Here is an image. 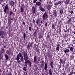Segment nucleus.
Returning a JSON list of instances; mask_svg holds the SVG:
<instances>
[{
  "label": "nucleus",
  "mask_w": 75,
  "mask_h": 75,
  "mask_svg": "<svg viewBox=\"0 0 75 75\" xmlns=\"http://www.w3.org/2000/svg\"><path fill=\"white\" fill-rule=\"evenodd\" d=\"M36 4L38 6H40L39 8L41 11H45V9H44V8H42V6L41 5V3L39 1H37L36 3Z\"/></svg>",
  "instance_id": "1"
},
{
  "label": "nucleus",
  "mask_w": 75,
  "mask_h": 75,
  "mask_svg": "<svg viewBox=\"0 0 75 75\" xmlns=\"http://www.w3.org/2000/svg\"><path fill=\"white\" fill-rule=\"evenodd\" d=\"M23 53L24 54L23 58L24 61H25V62L29 60L28 59V57L27 56V52H26L25 51H24Z\"/></svg>",
  "instance_id": "2"
},
{
  "label": "nucleus",
  "mask_w": 75,
  "mask_h": 75,
  "mask_svg": "<svg viewBox=\"0 0 75 75\" xmlns=\"http://www.w3.org/2000/svg\"><path fill=\"white\" fill-rule=\"evenodd\" d=\"M24 66L25 67H27L28 65L27 64H29V66L30 67H31L32 65H31V62L30 60H28L27 61L25 62L24 63Z\"/></svg>",
  "instance_id": "3"
},
{
  "label": "nucleus",
  "mask_w": 75,
  "mask_h": 75,
  "mask_svg": "<svg viewBox=\"0 0 75 75\" xmlns=\"http://www.w3.org/2000/svg\"><path fill=\"white\" fill-rule=\"evenodd\" d=\"M48 14L46 13H44L43 16H42L43 20H46V19L48 18Z\"/></svg>",
  "instance_id": "4"
},
{
  "label": "nucleus",
  "mask_w": 75,
  "mask_h": 75,
  "mask_svg": "<svg viewBox=\"0 0 75 75\" xmlns=\"http://www.w3.org/2000/svg\"><path fill=\"white\" fill-rule=\"evenodd\" d=\"M21 55H22V54H21V53H19L16 56V57L15 60H16V61H18V60H20V57H21Z\"/></svg>",
  "instance_id": "5"
},
{
  "label": "nucleus",
  "mask_w": 75,
  "mask_h": 75,
  "mask_svg": "<svg viewBox=\"0 0 75 75\" xmlns=\"http://www.w3.org/2000/svg\"><path fill=\"white\" fill-rule=\"evenodd\" d=\"M48 68V65L47 64V62L45 63V67L44 69H45V71H47Z\"/></svg>",
  "instance_id": "6"
},
{
  "label": "nucleus",
  "mask_w": 75,
  "mask_h": 75,
  "mask_svg": "<svg viewBox=\"0 0 75 75\" xmlns=\"http://www.w3.org/2000/svg\"><path fill=\"white\" fill-rule=\"evenodd\" d=\"M32 9L33 10V13L35 14V7H34V6H33Z\"/></svg>",
  "instance_id": "7"
},
{
  "label": "nucleus",
  "mask_w": 75,
  "mask_h": 75,
  "mask_svg": "<svg viewBox=\"0 0 75 75\" xmlns=\"http://www.w3.org/2000/svg\"><path fill=\"white\" fill-rule=\"evenodd\" d=\"M32 9L33 10V13L35 14V7H34V6H33Z\"/></svg>",
  "instance_id": "8"
},
{
  "label": "nucleus",
  "mask_w": 75,
  "mask_h": 75,
  "mask_svg": "<svg viewBox=\"0 0 75 75\" xmlns=\"http://www.w3.org/2000/svg\"><path fill=\"white\" fill-rule=\"evenodd\" d=\"M41 66H40V68H42L44 67V65H45V62L44 61H42V64H41Z\"/></svg>",
  "instance_id": "9"
},
{
  "label": "nucleus",
  "mask_w": 75,
  "mask_h": 75,
  "mask_svg": "<svg viewBox=\"0 0 75 75\" xmlns=\"http://www.w3.org/2000/svg\"><path fill=\"white\" fill-rule=\"evenodd\" d=\"M9 4L10 6H12L14 5V2L13 1H11V2L9 3Z\"/></svg>",
  "instance_id": "10"
},
{
  "label": "nucleus",
  "mask_w": 75,
  "mask_h": 75,
  "mask_svg": "<svg viewBox=\"0 0 75 75\" xmlns=\"http://www.w3.org/2000/svg\"><path fill=\"white\" fill-rule=\"evenodd\" d=\"M69 16L70 17V18L69 19V20L67 21V23L69 24L70 23H71V16L70 15H69Z\"/></svg>",
  "instance_id": "11"
},
{
  "label": "nucleus",
  "mask_w": 75,
  "mask_h": 75,
  "mask_svg": "<svg viewBox=\"0 0 75 75\" xmlns=\"http://www.w3.org/2000/svg\"><path fill=\"white\" fill-rule=\"evenodd\" d=\"M20 61H21V62H24V58L22 54V55H21V57Z\"/></svg>",
  "instance_id": "12"
},
{
  "label": "nucleus",
  "mask_w": 75,
  "mask_h": 75,
  "mask_svg": "<svg viewBox=\"0 0 75 75\" xmlns=\"http://www.w3.org/2000/svg\"><path fill=\"white\" fill-rule=\"evenodd\" d=\"M31 44H30V42H29V43L28 44V45L27 46V48L28 49H29L30 47H31Z\"/></svg>",
  "instance_id": "13"
},
{
  "label": "nucleus",
  "mask_w": 75,
  "mask_h": 75,
  "mask_svg": "<svg viewBox=\"0 0 75 75\" xmlns=\"http://www.w3.org/2000/svg\"><path fill=\"white\" fill-rule=\"evenodd\" d=\"M0 52L1 54H3V53L5 52V51L4 50V49H1V51L0 50Z\"/></svg>",
  "instance_id": "14"
},
{
  "label": "nucleus",
  "mask_w": 75,
  "mask_h": 75,
  "mask_svg": "<svg viewBox=\"0 0 75 75\" xmlns=\"http://www.w3.org/2000/svg\"><path fill=\"white\" fill-rule=\"evenodd\" d=\"M64 52L65 53V54L68 53L69 52V50L68 49H67L64 51Z\"/></svg>",
  "instance_id": "15"
},
{
  "label": "nucleus",
  "mask_w": 75,
  "mask_h": 75,
  "mask_svg": "<svg viewBox=\"0 0 75 75\" xmlns=\"http://www.w3.org/2000/svg\"><path fill=\"white\" fill-rule=\"evenodd\" d=\"M70 1V0H66V1H65V4H66V5L68 4Z\"/></svg>",
  "instance_id": "16"
},
{
  "label": "nucleus",
  "mask_w": 75,
  "mask_h": 75,
  "mask_svg": "<svg viewBox=\"0 0 75 75\" xmlns=\"http://www.w3.org/2000/svg\"><path fill=\"white\" fill-rule=\"evenodd\" d=\"M5 58H6V61H7L9 58V57H8V56L7 55V54L5 55Z\"/></svg>",
  "instance_id": "17"
},
{
  "label": "nucleus",
  "mask_w": 75,
  "mask_h": 75,
  "mask_svg": "<svg viewBox=\"0 0 75 75\" xmlns=\"http://www.w3.org/2000/svg\"><path fill=\"white\" fill-rule=\"evenodd\" d=\"M2 35H4V32L3 31H0V36H1Z\"/></svg>",
  "instance_id": "18"
},
{
  "label": "nucleus",
  "mask_w": 75,
  "mask_h": 75,
  "mask_svg": "<svg viewBox=\"0 0 75 75\" xmlns=\"http://www.w3.org/2000/svg\"><path fill=\"white\" fill-rule=\"evenodd\" d=\"M23 41H24L25 39V37H26V34L25 33H24L23 34Z\"/></svg>",
  "instance_id": "19"
},
{
  "label": "nucleus",
  "mask_w": 75,
  "mask_h": 75,
  "mask_svg": "<svg viewBox=\"0 0 75 75\" xmlns=\"http://www.w3.org/2000/svg\"><path fill=\"white\" fill-rule=\"evenodd\" d=\"M61 1H58L57 3H54V5H58V4H61Z\"/></svg>",
  "instance_id": "20"
},
{
  "label": "nucleus",
  "mask_w": 75,
  "mask_h": 75,
  "mask_svg": "<svg viewBox=\"0 0 75 75\" xmlns=\"http://www.w3.org/2000/svg\"><path fill=\"white\" fill-rule=\"evenodd\" d=\"M13 12L12 10H11L10 11H9V16H11L13 14Z\"/></svg>",
  "instance_id": "21"
},
{
  "label": "nucleus",
  "mask_w": 75,
  "mask_h": 75,
  "mask_svg": "<svg viewBox=\"0 0 75 75\" xmlns=\"http://www.w3.org/2000/svg\"><path fill=\"white\" fill-rule=\"evenodd\" d=\"M62 13H63V9H61L60 10V14L61 15V14H62Z\"/></svg>",
  "instance_id": "22"
},
{
  "label": "nucleus",
  "mask_w": 75,
  "mask_h": 75,
  "mask_svg": "<svg viewBox=\"0 0 75 75\" xmlns=\"http://www.w3.org/2000/svg\"><path fill=\"white\" fill-rule=\"evenodd\" d=\"M50 65L51 68H53V62L52 61L50 64Z\"/></svg>",
  "instance_id": "23"
},
{
  "label": "nucleus",
  "mask_w": 75,
  "mask_h": 75,
  "mask_svg": "<svg viewBox=\"0 0 75 75\" xmlns=\"http://www.w3.org/2000/svg\"><path fill=\"white\" fill-rule=\"evenodd\" d=\"M49 74L50 75H52V70H51V69H50L49 70Z\"/></svg>",
  "instance_id": "24"
},
{
  "label": "nucleus",
  "mask_w": 75,
  "mask_h": 75,
  "mask_svg": "<svg viewBox=\"0 0 75 75\" xmlns=\"http://www.w3.org/2000/svg\"><path fill=\"white\" fill-rule=\"evenodd\" d=\"M52 29L53 30L54 29H55V25H54V24H52Z\"/></svg>",
  "instance_id": "25"
},
{
  "label": "nucleus",
  "mask_w": 75,
  "mask_h": 75,
  "mask_svg": "<svg viewBox=\"0 0 75 75\" xmlns=\"http://www.w3.org/2000/svg\"><path fill=\"white\" fill-rule=\"evenodd\" d=\"M8 9H9V8H4V11L5 13H6V12H7V10H8Z\"/></svg>",
  "instance_id": "26"
},
{
  "label": "nucleus",
  "mask_w": 75,
  "mask_h": 75,
  "mask_svg": "<svg viewBox=\"0 0 75 75\" xmlns=\"http://www.w3.org/2000/svg\"><path fill=\"white\" fill-rule=\"evenodd\" d=\"M74 47H71L70 49V51L72 52H73V51H74Z\"/></svg>",
  "instance_id": "27"
},
{
  "label": "nucleus",
  "mask_w": 75,
  "mask_h": 75,
  "mask_svg": "<svg viewBox=\"0 0 75 75\" xmlns=\"http://www.w3.org/2000/svg\"><path fill=\"white\" fill-rule=\"evenodd\" d=\"M37 60V56H35L34 57V62H36V61Z\"/></svg>",
  "instance_id": "28"
},
{
  "label": "nucleus",
  "mask_w": 75,
  "mask_h": 75,
  "mask_svg": "<svg viewBox=\"0 0 75 75\" xmlns=\"http://www.w3.org/2000/svg\"><path fill=\"white\" fill-rule=\"evenodd\" d=\"M40 22V20L38 19L36 20V23L37 25H38V23Z\"/></svg>",
  "instance_id": "29"
},
{
  "label": "nucleus",
  "mask_w": 75,
  "mask_h": 75,
  "mask_svg": "<svg viewBox=\"0 0 75 75\" xmlns=\"http://www.w3.org/2000/svg\"><path fill=\"white\" fill-rule=\"evenodd\" d=\"M47 56L48 57H49V58H50V57H51V54H50L49 53H48Z\"/></svg>",
  "instance_id": "30"
},
{
  "label": "nucleus",
  "mask_w": 75,
  "mask_h": 75,
  "mask_svg": "<svg viewBox=\"0 0 75 75\" xmlns=\"http://www.w3.org/2000/svg\"><path fill=\"white\" fill-rule=\"evenodd\" d=\"M33 35H34L35 37V36L37 35V33H36V31H35V32H34Z\"/></svg>",
  "instance_id": "31"
},
{
  "label": "nucleus",
  "mask_w": 75,
  "mask_h": 75,
  "mask_svg": "<svg viewBox=\"0 0 75 75\" xmlns=\"http://www.w3.org/2000/svg\"><path fill=\"white\" fill-rule=\"evenodd\" d=\"M6 52L8 54V55H10V54H9V51H8V50L7 51H6Z\"/></svg>",
  "instance_id": "32"
},
{
  "label": "nucleus",
  "mask_w": 75,
  "mask_h": 75,
  "mask_svg": "<svg viewBox=\"0 0 75 75\" xmlns=\"http://www.w3.org/2000/svg\"><path fill=\"white\" fill-rule=\"evenodd\" d=\"M53 15H54V16H57V12L54 11L53 13Z\"/></svg>",
  "instance_id": "33"
},
{
  "label": "nucleus",
  "mask_w": 75,
  "mask_h": 75,
  "mask_svg": "<svg viewBox=\"0 0 75 75\" xmlns=\"http://www.w3.org/2000/svg\"><path fill=\"white\" fill-rule=\"evenodd\" d=\"M23 70L25 71H27V69L26 68V67H24L23 68Z\"/></svg>",
  "instance_id": "34"
},
{
  "label": "nucleus",
  "mask_w": 75,
  "mask_h": 75,
  "mask_svg": "<svg viewBox=\"0 0 75 75\" xmlns=\"http://www.w3.org/2000/svg\"><path fill=\"white\" fill-rule=\"evenodd\" d=\"M10 19V21H11V20H14V17L13 16L12 18H11V17Z\"/></svg>",
  "instance_id": "35"
},
{
  "label": "nucleus",
  "mask_w": 75,
  "mask_h": 75,
  "mask_svg": "<svg viewBox=\"0 0 75 75\" xmlns=\"http://www.w3.org/2000/svg\"><path fill=\"white\" fill-rule=\"evenodd\" d=\"M5 8H8V4L6 5Z\"/></svg>",
  "instance_id": "36"
},
{
  "label": "nucleus",
  "mask_w": 75,
  "mask_h": 75,
  "mask_svg": "<svg viewBox=\"0 0 75 75\" xmlns=\"http://www.w3.org/2000/svg\"><path fill=\"white\" fill-rule=\"evenodd\" d=\"M60 64H62V63H63V61H62V60L61 59H60Z\"/></svg>",
  "instance_id": "37"
},
{
  "label": "nucleus",
  "mask_w": 75,
  "mask_h": 75,
  "mask_svg": "<svg viewBox=\"0 0 75 75\" xmlns=\"http://www.w3.org/2000/svg\"><path fill=\"white\" fill-rule=\"evenodd\" d=\"M39 39H41V38H42V35H40L39 36Z\"/></svg>",
  "instance_id": "38"
},
{
  "label": "nucleus",
  "mask_w": 75,
  "mask_h": 75,
  "mask_svg": "<svg viewBox=\"0 0 75 75\" xmlns=\"http://www.w3.org/2000/svg\"><path fill=\"white\" fill-rule=\"evenodd\" d=\"M8 24H11V21H8Z\"/></svg>",
  "instance_id": "39"
},
{
  "label": "nucleus",
  "mask_w": 75,
  "mask_h": 75,
  "mask_svg": "<svg viewBox=\"0 0 75 75\" xmlns=\"http://www.w3.org/2000/svg\"><path fill=\"white\" fill-rule=\"evenodd\" d=\"M2 59V56H1V54L0 53V59Z\"/></svg>",
  "instance_id": "40"
},
{
  "label": "nucleus",
  "mask_w": 75,
  "mask_h": 75,
  "mask_svg": "<svg viewBox=\"0 0 75 75\" xmlns=\"http://www.w3.org/2000/svg\"><path fill=\"white\" fill-rule=\"evenodd\" d=\"M48 25V23H46L45 24V27H47V25Z\"/></svg>",
  "instance_id": "41"
},
{
  "label": "nucleus",
  "mask_w": 75,
  "mask_h": 75,
  "mask_svg": "<svg viewBox=\"0 0 75 75\" xmlns=\"http://www.w3.org/2000/svg\"><path fill=\"white\" fill-rule=\"evenodd\" d=\"M56 50H59V47H57L56 48Z\"/></svg>",
  "instance_id": "42"
},
{
  "label": "nucleus",
  "mask_w": 75,
  "mask_h": 75,
  "mask_svg": "<svg viewBox=\"0 0 75 75\" xmlns=\"http://www.w3.org/2000/svg\"><path fill=\"white\" fill-rule=\"evenodd\" d=\"M37 1V0H33V3H35Z\"/></svg>",
  "instance_id": "43"
},
{
  "label": "nucleus",
  "mask_w": 75,
  "mask_h": 75,
  "mask_svg": "<svg viewBox=\"0 0 75 75\" xmlns=\"http://www.w3.org/2000/svg\"><path fill=\"white\" fill-rule=\"evenodd\" d=\"M35 48H36V49H37L38 48V45H35Z\"/></svg>",
  "instance_id": "44"
},
{
  "label": "nucleus",
  "mask_w": 75,
  "mask_h": 75,
  "mask_svg": "<svg viewBox=\"0 0 75 75\" xmlns=\"http://www.w3.org/2000/svg\"><path fill=\"white\" fill-rule=\"evenodd\" d=\"M21 13H23V8H21Z\"/></svg>",
  "instance_id": "45"
},
{
  "label": "nucleus",
  "mask_w": 75,
  "mask_h": 75,
  "mask_svg": "<svg viewBox=\"0 0 75 75\" xmlns=\"http://www.w3.org/2000/svg\"><path fill=\"white\" fill-rule=\"evenodd\" d=\"M73 11L71 10L70 12V13H71V14H72L73 13Z\"/></svg>",
  "instance_id": "46"
},
{
  "label": "nucleus",
  "mask_w": 75,
  "mask_h": 75,
  "mask_svg": "<svg viewBox=\"0 0 75 75\" xmlns=\"http://www.w3.org/2000/svg\"><path fill=\"white\" fill-rule=\"evenodd\" d=\"M73 73H74V72H73V71H71L70 72V74H69V75H72V74H73Z\"/></svg>",
  "instance_id": "47"
},
{
  "label": "nucleus",
  "mask_w": 75,
  "mask_h": 75,
  "mask_svg": "<svg viewBox=\"0 0 75 75\" xmlns=\"http://www.w3.org/2000/svg\"><path fill=\"white\" fill-rule=\"evenodd\" d=\"M7 75H12V74H11V72H10L8 74H7Z\"/></svg>",
  "instance_id": "48"
},
{
  "label": "nucleus",
  "mask_w": 75,
  "mask_h": 75,
  "mask_svg": "<svg viewBox=\"0 0 75 75\" xmlns=\"http://www.w3.org/2000/svg\"><path fill=\"white\" fill-rule=\"evenodd\" d=\"M8 21H10V17L8 16Z\"/></svg>",
  "instance_id": "49"
},
{
  "label": "nucleus",
  "mask_w": 75,
  "mask_h": 75,
  "mask_svg": "<svg viewBox=\"0 0 75 75\" xmlns=\"http://www.w3.org/2000/svg\"><path fill=\"white\" fill-rule=\"evenodd\" d=\"M22 25H25V22L24 21L23 22Z\"/></svg>",
  "instance_id": "50"
},
{
  "label": "nucleus",
  "mask_w": 75,
  "mask_h": 75,
  "mask_svg": "<svg viewBox=\"0 0 75 75\" xmlns=\"http://www.w3.org/2000/svg\"><path fill=\"white\" fill-rule=\"evenodd\" d=\"M29 31H31V27H29Z\"/></svg>",
  "instance_id": "51"
},
{
  "label": "nucleus",
  "mask_w": 75,
  "mask_h": 75,
  "mask_svg": "<svg viewBox=\"0 0 75 75\" xmlns=\"http://www.w3.org/2000/svg\"><path fill=\"white\" fill-rule=\"evenodd\" d=\"M32 22L33 23H35V20L34 19H33Z\"/></svg>",
  "instance_id": "52"
},
{
  "label": "nucleus",
  "mask_w": 75,
  "mask_h": 75,
  "mask_svg": "<svg viewBox=\"0 0 75 75\" xmlns=\"http://www.w3.org/2000/svg\"><path fill=\"white\" fill-rule=\"evenodd\" d=\"M34 44V42H31V43L30 42V44L32 46V45Z\"/></svg>",
  "instance_id": "53"
},
{
  "label": "nucleus",
  "mask_w": 75,
  "mask_h": 75,
  "mask_svg": "<svg viewBox=\"0 0 75 75\" xmlns=\"http://www.w3.org/2000/svg\"><path fill=\"white\" fill-rule=\"evenodd\" d=\"M8 27H11V24H8Z\"/></svg>",
  "instance_id": "54"
},
{
  "label": "nucleus",
  "mask_w": 75,
  "mask_h": 75,
  "mask_svg": "<svg viewBox=\"0 0 75 75\" xmlns=\"http://www.w3.org/2000/svg\"><path fill=\"white\" fill-rule=\"evenodd\" d=\"M1 37L2 38H4V35H2L1 36Z\"/></svg>",
  "instance_id": "55"
},
{
  "label": "nucleus",
  "mask_w": 75,
  "mask_h": 75,
  "mask_svg": "<svg viewBox=\"0 0 75 75\" xmlns=\"http://www.w3.org/2000/svg\"><path fill=\"white\" fill-rule=\"evenodd\" d=\"M47 37V38H50V35H48Z\"/></svg>",
  "instance_id": "56"
},
{
  "label": "nucleus",
  "mask_w": 75,
  "mask_h": 75,
  "mask_svg": "<svg viewBox=\"0 0 75 75\" xmlns=\"http://www.w3.org/2000/svg\"><path fill=\"white\" fill-rule=\"evenodd\" d=\"M7 48V46H4V48Z\"/></svg>",
  "instance_id": "57"
},
{
  "label": "nucleus",
  "mask_w": 75,
  "mask_h": 75,
  "mask_svg": "<svg viewBox=\"0 0 75 75\" xmlns=\"http://www.w3.org/2000/svg\"><path fill=\"white\" fill-rule=\"evenodd\" d=\"M57 47H59V44H58L57 45Z\"/></svg>",
  "instance_id": "58"
},
{
  "label": "nucleus",
  "mask_w": 75,
  "mask_h": 75,
  "mask_svg": "<svg viewBox=\"0 0 75 75\" xmlns=\"http://www.w3.org/2000/svg\"><path fill=\"white\" fill-rule=\"evenodd\" d=\"M67 25H66V30H67L68 29V28H67Z\"/></svg>",
  "instance_id": "59"
},
{
  "label": "nucleus",
  "mask_w": 75,
  "mask_h": 75,
  "mask_svg": "<svg viewBox=\"0 0 75 75\" xmlns=\"http://www.w3.org/2000/svg\"><path fill=\"white\" fill-rule=\"evenodd\" d=\"M73 7H75L74 8L75 9V1L74 3V6H73Z\"/></svg>",
  "instance_id": "60"
},
{
  "label": "nucleus",
  "mask_w": 75,
  "mask_h": 75,
  "mask_svg": "<svg viewBox=\"0 0 75 75\" xmlns=\"http://www.w3.org/2000/svg\"><path fill=\"white\" fill-rule=\"evenodd\" d=\"M64 32H65V33H67V30H64Z\"/></svg>",
  "instance_id": "61"
},
{
  "label": "nucleus",
  "mask_w": 75,
  "mask_h": 75,
  "mask_svg": "<svg viewBox=\"0 0 75 75\" xmlns=\"http://www.w3.org/2000/svg\"><path fill=\"white\" fill-rule=\"evenodd\" d=\"M38 61L40 62V59L38 58Z\"/></svg>",
  "instance_id": "62"
},
{
  "label": "nucleus",
  "mask_w": 75,
  "mask_h": 75,
  "mask_svg": "<svg viewBox=\"0 0 75 75\" xmlns=\"http://www.w3.org/2000/svg\"><path fill=\"white\" fill-rule=\"evenodd\" d=\"M62 75H66V74H65V73H63L62 74Z\"/></svg>",
  "instance_id": "63"
},
{
  "label": "nucleus",
  "mask_w": 75,
  "mask_h": 75,
  "mask_svg": "<svg viewBox=\"0 0 75 75\" xmlns=\"http://www.w3.org/2000/svg\"><path fill=\"white\" fill-rule=\"evenodd\" d=\"M44 75H47V74H46V73H44Z\"/></svg>",
  "instance_id": "64"
}]
</instances>
